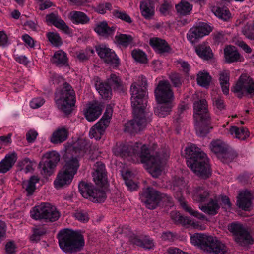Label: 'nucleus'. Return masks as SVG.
Instances as JSON below:
<instances>
[{
  "mask_svg": "<svg viewBox=\"0 0 254 254\" xmlns=\"http://www.w3.org/2000/svg\"><path fill=\"white\" fill-rule=\"evenodd\" d=\"M199 208L205 213L214 215L218 213L220 206L217 200L215 199H211L206 205H199Z\"/></svg>",
  "mask_w": 254,
  "mask_h": 254,
  "instance_id": "35",
  "label": "nucleus"
},
{
  "mask_svg": "<svg viewBox=\"0 0 254 254\" xmlns=\"http://www.w3.org/2000/svg\"><path fill=\"white\" fill-rule=\"evenodd\" d=\"M170 79L175 87H178L181 84L180 75L176 73L170 75Z\"/></svg>",
  "mask_w": 254,
  "mask_h": 254,
  "instance_id": "61",
  "label": "nucleus"
},
{
  "mask_svg": "<svg viewBox=\"0 0 254 254\" xmlns=\"http://www.w3.org/2000/svg\"><path fill=\"white\" fill-rule=\"evenodd\" d=\"M229 229L233 233L236 242L240 245L245 246L253 244V240L251 236L241 224L232 223Z\"/></svg>",
  "mask_w": 254,
  "mask_h": 254,
  "instance_id": "16",
  "label": "nucleus"
},
{
  "mask_svg": "<svg viewBox=\"0 0 254 254\" xmlns=\"http://www.w3.org/2000/svg\"><path fill=\"white\" fill-rule=\"evenodd\" d=\"M57 66L62 67L68 65V58L65 52L62 50L55 52L51 59Z\"/></svg>",
  "mask_w": 254,
  "mask_h": 254,
  "instance_id": "32",
  "label": "nucleus"
},
{
  "mask_svg": "<svg viewBox=\"0 0 254 254\" xmlns=\"http://www.w3.org/2000/svg\"><path fill=\"white\" fill-rule=\"evenodd\" d=\"M190 242L208 253L216 254H225L227 247L216 237L203 233H195L190 237Z\"/></svg>",
  "mask_w": 254,
  "mask_h": 254,
  "instance_id": "7",
  "label": "nucleus"
},
{
  "mask_svg": "<svg viewBox=\"0 0 254 254\" xmlns=\"http://www.w3.org/2000/svg\"><path fill=\"white\" fill-rule=\"evenodd\" d=\"M219 75V80L222 90L224 94L227 95L229 92V71L228 70H224L220 72Z\"/></svg>",
  "mask_w": 254,
  "mask_h": 254,
  "instance_id": "40",
  "label": "nucleus"
},
{
  "mask_svg": "<svg viewBox=\"0 0 254 254\" xmlns=\"http://www.w3.org/2000/svg\"><path fill=\"white\" fill-rule=\"evenodd\" d=\"M171 219L176 223L181 224L187 227H191L200 230L203 229V227L200 225L198 221H194L187 217H183L177 211H172L170 213Z\"/></svg>",
  "mask_w": 254,
  "mask_h": 254,
  "instance_id": "20",
  "label": "nucleus"
},
{
  "mask_svg": "<svg viewBox=\"0 0 254 254\" xmlns=\"http://www.w3.org/2000/svg\"><path fill=\"white\" fill-rule=\"evenodd\" d=\"M55 100L59 109L66 114H70L76 102L72 87L67 83H64L61 89L56 91Z\"/></svg>",
  "mask_w": 254,
  "mask_h": 254,
  "instance_id": "8",
  "label": "nucleus"
},
{
  "mask_svg": "<svg viewBox=\"0 0 254 254\" xmlns=\"http://www.w3.org/2000/svg\"><path fill=\"white\" fill-rule=\"evenodd\" d=\"M111 8L112 5L110 3H101L96 7V11L103 14L105 13L107 10H110Z\"/></svg>",
  "mask_w": 254,
  "mask_h": 254,
  "instance_id": "56",
  "label": "nucleus"
},
{
  "mask_svg": "<svg viewBox=\"0 0 254 254\" xmlns=\"http://www.w3.org/2000/svg\"><path fill=\"white\" fill-rule=\"evenodd\" d=\"M38 133L34 130H30L28 131L26 134V140L29 143H33L35 140Z\"/></svg>",
  "mask_w": 254,
  "mask_h": 254,
  "instance_id": "62",
  "label": "nucleus"
},
{
  "mask_svg": "<svg viewBox=\"0 0 254 254\" xmlns=\"http://www.w3.org/2000/svg\"><path fill=\"white\" fill-rule=\"evenodd\" d=\"M17 159V155L13 151L7 154L4 158L0 162V173H5L8 171L14 165Z\"/></svg>",
  "mask_w": 254,
  "mask_h": 254,
  "instance_id": "27",
  "label": "nucleus"
},
{
  "mask_svg": "<svg viewBox=\"0 0 254 254\" xmlns=\"http://www.w3.org/2000/svg\"><path fill=\"white\" fill-rule=\"evenodd\" d=\"M7 35L3 31H0V46H5L8 44Z\"/></svg>",
  "mask_w": 254,
  "mask_h": 254,
  "instance_id": "64",
  "label": "nucleus"
},
{
  "mask_svg": "<svg viewBox=\"0 0 254 254\" xmlns=\"http://www.w3.org/2000/svg\"><path fill=\"white\" fill-rule=\"evenodd\" d=\"M212 152L215 154H224V157H230L232 153L228 151L229 146L220 139L213 140L210 146Z\"/></svg>",
  "mask_w": 254,
  "mask_h": 254,
  "instance_id": "25",
  "label": "nucleus"
},
{
  "mask_svg": "<svg viewBox=\"0 0 254 254\" xmlns=\"http://www.w3.org/2000/svg\"><path fill=\"white\" fill-rule=\"evenodd\" d=\"M30 213L31 217L35 220L45 219L50 222L57 220L60 216L57 208L49 203H41L35 206Z\"/></svg>",
  "mask_w": 254,
  "mask_h": 254,
  "instance_id": "9",
  "label": "nucleus"
},
{
  "mask_svg": "<svg viewBox=\"0 0 254 254\" xmlns=\"http://www.w3.org/2000/svg\"><path fill=\"white\" fill-rule=\"evenodd\" d=\"M146 88L147 80L142 75L137 77L132 83L130 92L133 119L125 124V132L131 134L137 133L145 127L147 122L150 121L149 117L151 114L146 108Z\"/></svg>",
  "mask_w": 254,
  "mask_h": 254,
  "instance_id": "2",
  "label": "nucleus"
},
{
  "mask_svg": "<svg viewBox=\"0 0 254 254\" xmlns=\"http://www.w3.org/2000/svg\"><path fill=\"white\" fill-rule=\"evenodd\" d=\"M115 30V27H109L105 21L97 23L94 28V31L98 35L106 38L113 36Z\"/></svg>",
  "mask_w": 254,
  "mask_h": 254,
  "instance_id": "28",
  "label": "nucleus"
},
{
  "mask_svg": "<svg viewBox=\"0 0 254 254\" xmlns=\"http://www.w3.org/2000/svg\"><path fill=\"white\" fill-rule=\"evenodd\" d=\"M149 44L155 52L159 54L169 53L171 51V48L167 43L164 40L159 38H150Z\"/></svg>",
  "mask_w": 254,
  "mask_h": 254,
  "instance_id": "26",
  "label": "nucleus"
},
{
  "mask_svg": "<svg viewBox=\"0 0 254 254\" xmlns=\"http://www.w3.org/2000/svg\"><path fill=\"white\" fill-rule=\"evenodd\" d=\"M58 238L60 248L66 253L79 251L85 244L83 235L79 231L69 229L61 230Z\"/></svg>",
  "mask_w": 254,
  "mask_h": 254,
  "instance_id": "6",
  "label": "nucleus"
},
{
  "mask_svg": "<svg viewBox=\"0 0 254 254\" xmlns=\"http://www.w3.org/2000/svg\"><path fill=\"white\" fill-rule=\"evenodd\" d=\"M74 176V175L62 169L58 173L54 181V185L55 187L58 189L66 185H69L72 182Z\"/></svg>",
  "mask_w": 254,
  "mask_h": 254,
  "instance_id": "24",
  "label": "nucleus"
},
{
  "mask_svg": "<svg viewBox=\"0 0 254 254\" xmlns=\"http://www.w3.org/2000/svg\"><path fill=\"white\" fill-rule=\"evenodd\" d=\"M123 177L128 190L130 191H133L137 189L138 186L137 184L132 180V179L134 178V174L131 171H126L125 173L123 174Z\"/></svg>",
  "mask_w": 254,
  "mask_h": 254,
  "instance_id": "42",
  "label": "nucleus"
},
{
  "mask_svg": "<svg viewBox=\"0 0 254 254\" xmlns=\"http://www.w3.org/2000/svg\"><path fill=\"white\" fill-rule=\"evenodd\" d=\"M113 152L115 155L127 158L133 163L144 164L148 173L153 177L161 175L165 162L169 156L166 152L163 158L157 155L154 156L151 154L145 144L138 142L131 144L117 143L113 148Z\"/></svg>",
  "mask_w": 254,
  "mask_h": 254,
  "instance_id": "1",
  "label": "nucleus"
},
{
  "mask_svg": "<svg viewBox=\"0 0 254 254\" xmlns=\"http://www.w3.org/2000/svg\"><path fill=\"white\" fill-rule=\"evenodd\" d=\"M242 33L248 39L254 40V26L253 23L245 25L243 28Z\"/></svg>",
  "mask_w": 254,
  "mask_h": 254,
  "instance_id": "53",
  "label": "nucleus"
},
{
  "mask_svg": "<svg viewBox=\"0 0 254 254\" xmlns=\"http://www.w3.org/2000/svg\"><path fill=\"white\" fill-rule=\"evenodd\" d=\"M102 111V105L101 103L94 101L88 104L85 111V117L88 121L93 122L99 117Z\"/></svg>",
  "mask_w": 254,
  "mask_h": 254,
  "instance_id": "22",
  "label": "nucleus"
},
{
  "mask_svg": "<svg viewBox=\"0 0 254 254\" xmlns=\"http://www.w3.org/2000/svg\"><path fill=\"white\" fill-rule=\"evenodd\" d=\"M154 94L157 102H173L174 100V93L169 82L167 80L159 82L154 90Z\"/></svg>",
  "mask_w": 254,
  "mask_h": 254,
  "instance_id": "15",
  "label": "nucleus"
},
{
  "mask_svg": "<svg viewBox=\"0 0 254 254\" xmlns=\"http://www.w3.org/2000/svg\"><path fill=\"white\" fill-rule=\"evenodd\" d=\"M45 20L48 25H52L66 34H69L71 32L69 27L57 12H52L46 15Z\"/></svg>",
  "mask_w": 254,
  "mask_h": 254,
  "instance_id": "19",
  "label": "nucleus"
},
{
  "mask_svg": "<svg viewBox=\"0 0 254 254\" xmlns=\"http://www.w3.org/2000/svg\"><path fill=\"white\" fill-rule=\"evenodd\" d=\"M187 165L197 176L207 178L210 173L209 161L206 154L194 144H190L185 150Z\"/></svg>",
  "mask_w": 254,
  "mask_h": 254,
  "instance_id": "4",
  "label": "nucleus"
},
{
  "mask_svg": "<svg viewBox=\"0 0 254 254\" xmlns=\"http://www.w3.org/2000/svg\"><path fill=\"white\" fill-rule=\"evenodd\" d=\"M113 109L111 105L107 106L106 111L102 118L90 129L89 136L96 140L101 139L106 129L109 126L112 117Z\"/></svg>",
  "mask_w": 254,
  "mask_h": 254,
  "instance_id": "13",
  "label": "nucleus"
},
{
  "mask_svg": "<svg viewBox=\"0 0 254 254\" xmlns=\"http://www.w3.org/2000/svg\"><path fill=\"white\" fill-rule=\"evenodd\" d=\"M175 8L179 15L186 16L190 13L192 8V5L188 2L182 0L176 5Z\"/></svg>",
  "mask_w": 254,
  "mask_h": 254,
  "instance_id": "41",
  "label": "nucleus"
},
{
  "mask_svg": "<svg viewBox=\"0 0 254 254\" xmlns=\"http://www.w3.org/2000/svg\"><path fill=\"white\" fill-rule=\"evenodd\" d=\"M20 166L23 167L21 170L25 173H27L33 170V163L28 158H25L21 161Z\"/></svg>",
  "mask_w": 254,
  "mask_h": 254,
  "instance_id": "54",
  "label": "nucleus"
},
{
  "mask_svg": "<svg viewBox=\"0 0 254 254\" xmlns=\"http://www.w3.org/2000/svg\"><path fill=\"white\" fill-rule=\"evenodd\" d=\"M197 54L204 60H209L213 57L212 51L209 46L205 44H200L195 48Z\"/></svg>",
  "mask_w": 254,
  "mask_h": 254,
  "instance_id": "38",
  "label": "nucleus"
},
{
  "mask_svg": "<svg viewBox=\"0 0 254 254\" xmlns=\"http://www.w3.org/2000/svg\"><path fill=\"white\" fill-rule=\"evenodd\" d=\"M134 243L137 246L141 247L145 250L152 249L154 246L153 240L147 237H145L143 239H136Z\"/></svg>",
  "mask_w": 254,
  "mask_h": 254,
  "instance_id": "47",
  "label": "nucleus"
},
{
  "mask_svg": "<svg viewBox=\"0 0 254 254\" xmlns=\"http://www.w3.org/2000/svg\"><path fill=\"white\" fill-rule=\"evenodd\" d=\"M140 9L142 16L146 19H150L154 14V8L151 2L148 0L141 1Z\"/></svg>",
  "mask_w": 254,
  "mask_h": 254,
  "instance_id": "34",
  "label": "nucleus"
},
{
  "mask_svg": "<svg viewBox=\"0 0 254 254\" xmlns=\"http://www.w3.org/2000/svg\"><path fill=\"white\" fill-rule=\"evenodd\" d=\"M115 40L118 44L127 47L132 42L133 38L130 35L119 34L116 35Z\"/></svg>",
  "mask_w": 254,
  "mask_h": 254,
  "instance_id": "46",
  "label": "nucleus"
},
{
  "mask_svg": "<svg viewBox=\"0 0 254 254\" xmlns=\"http://www.w3.org/2000/svg\"><path fill=\"white\" fill-rule=\"evenodd\" d=\"M158 105L155 109V113L158 116L164 117L170 113L173 107V102H157Z\"/></svg>",
  "mask_w": 254,
  "mask_h": 254,
  "instance_id": "36",
  "label": "nucleus"
},
{
  "mask_svg": "<svg viewBox=\"0 0 254 254\" xmlns=\"http://www.w3.org/2000/svg\"><path fill=\"white\" fill-rule=\"evenodd\" d=\"M212 31V28L208 24L199 22L188 31L187 38L190 42L194 43L197 39L208 35Z\"/></svg>",
  "mask_w": 254,
  "mask_h": 254,
  "instance_id": "17",
  "label": "nucleus"
},
{
  "mask_svg": "<svg viewBox=\"0 0 254 254\" xmlns=\"http://www.w3.org/2000/svg\"><path fill=\"white\" fill-rule=\"evenodd\" d=\"M74 216L77 220L83 223L87 222L89 219L88 214L83 211L76 212L74 214Z\"/></svg>",
  "mask_w": 254,
  "mask_h": 254,
  "instance_id": "58",
  "label": "nucleus"
},
{
  "mask_svg": "<svg viewBox=\"0 0 254 254\" xmlns=\"http://www.w3.org/2000/svg\"><path fill=\"white\" fill-rule=\"evenodd\" d=\"M113 16L127 23H131L132 21L129 15L125 11L119 9L114 10L113 11Z\"/></svg>",
  "mask_w": 254,
  "mask_h": 254,
  "instance_id": "52",
  "label": "nucleus"
},
{
  "mask_svg": "<svg viewBox=\"0 0 254 254\" xmlns=\"http://www.w3.org/2000/svg\"><path fill=\"white\" fill-rule=\"evenodd\" d=\"M108 83L110 86H112L115 89L123 91L124 89V85L121 78L115 74H112L110 77L107 79Z\"/></svg>",
  "mask_w": 254,
  "mask_h": 254,
  "instance_id": "45",
  "label": "nucleus"
},
{
  "mask_svg": "<svg viewBox=\"0 0 254 254\" xmlns=\"http://www.w3.org/2000/svg\"><path fill=\"white\" fill-rule=\"evenodd\" d=\"M176 65L185 73H188L190 69V65L188 62L179 59L176 62Z\"/></svg>",
  "mask_w": 254,
  "mask_h": 254,
  "instance_id": "57",
  "label": "nucleus"
},
{
  "mask_svg": "<svg viewBox=\"0 0 254 254\" xmlns=\"http://www.w3.org/2000/svg\"><path fill=\"white\" fill-rule=\"evenodd\" d=\"M45 101L41 97L33 98L30 103V107L33 109H36L40 107L43 105Z\"/></svg>",
  "mask_w": 254,
  "mask_h": 254,
  "instance_id": "59",
  "label": "nucleus"
},
{
  "mask_svg": "<svg viewBox=\"0 0 254 254\" xmlns=\"http://www.w3.org/2000/svg\"><path fill=\"white\" fill-rule=\"evenodd\" d=\"M39 165L40 168L41 169L42 174L46 176L51 175L56 167L46 161L40 162Z\"/></svg>",
  "mask_w": 254,
  "mask_h": 254,
  "instance_id": "50",
  "label": "nucleus"
},
{
  "mask_svg": "<svg viewBox=\"0 0 254 254\" xmlns=\"http://www.w3.org/2000/svg\"><path fill=\"white\" fill-rule=\"evenodd\" d=\"M211 10L216 17L224 21H227L231 17V14L226 7L214 6Z\"/></svg>",
  "mask_w": 254,
  "mask_h": 254,
  "instance_id": "39",
  "label": "nucleus"
},
{
  "mask_svg": "<svg viewBox=\"0 0 254 254\" xmlns=\"http://www.w3.org/2000/svg\"><path fill=\"white\" fill-rule=\"evenodd\" d=\"M93 81L95 87L102 98L105 99L111 98L112 90L111 86L108 83L103 82L99 77H95Z\"/></svg>",
  "mask_w": 254,
  "mask_h": 254,
  "instance_id": "23",
  "label": "nucleus"
},
{
  "mask_svg": "<svg viewBox=\"0 0 254 254\" xmlns=\"http://www.w3.org/2000/svg\"><path fill=\"white\" fill-rule=\"evenodd\" d=\"M224 55L226 61L231 63L239 61L240 59V54L233 46L228 45L224 49Z\"/></svg>",
  "mask_w": 254,
  "mask_h": 254,
  "instance_id": "33",
  "label": "nucleus"
},
{
  "mask_svg": "<svg viewBox=\"0 0 254 254\" xmlns=\"http://www.w3.org/2000/svg\"><path fill=\"white\" fill-rule=\"evenodd\" d=\"M79 191L85 198L94 202L101 203L106 199V195L102 190L96 189L94 186L85 182H81L78 185Z\"/></svg>",
  "mask_w": 254,
  "mask_h": 254,
  "instance_id": "14",
  "label": "nucleus"
},
{
  "mask_svg": "<svg viewBox=\"0 0 254 254\" xmlns=\"http://www.w3.org/2000/svg\"><path fill=\"white\" fill-rule=\"evenodd\" d=\"M15 245L13 242H9L5 245L6 254H14L15 252Z\"/></svg>",
  "mask_w": 254,
  "mask_h": 254,
  "instance_id": "63",
  "label": "nucleus"
},
{
  "mask_svg": "<svg viewBox=\"0 0 254 254\" xmlns=\"http://www.w3.org/2000/svg\"><path fill=\"white\" fill-rule=\"evenodd\" d=\"M207 107L205 99L196 101L193 104L194 118L196 120L195 128L196 134L200 137L206 136L212 128Z\"/></svg>",
  "mask_w": 254,
  "mask_h": 254,
  "instance_id": "5",
  "label": "nucleus"
},
{
  "mask_svg": "<svg viewBox=\"0 0 254 254\" xmlns=\"http://www.w3.org/2000/svg\"><path fill=\"white\" fill-rule=\"evenodd\" d=\"M141 201L144 203L147 208L154 209L160 201H170V197L165 194L159 193L152 188H147L144 190L140 195Z\"/></svg>",
  "mask_w": 254,
  "mask_h": 254,
  "instance_id": "12",
  "label": "nucleus"
},
{
  "mask_svg": "<svg viewBox=\"0 0 254 254\" xmlns=\"http://www.w3.org/2000/svg\"><path fill=\"white\" fill-rule=\"evenodd\" d=\"M211 76L206 71H200L197 74V83L202 87H208L211 82Z\"/></svg>",
  "mask_w": 254,
  "mask_h": 254,
  "instance_id": "44",
  "label": "nucleus"
},
{
  "mask_svg": "<svg viewBox=\"0 0 254 254\" xmlns=\"http://www.w3.org/2000/svg\"><path fill=\"white\" fill-rule=\"evenodd\" d=\"M229 132L232 135L236 138L242 140H245L249 136L250 133L248 129L244 127H238L237 126H231Z\"/></svg>",
  "mask_w": 254,
  "mask_h": 254,
  "instance_id": "37",
  "label": "nucleus"
},
{
  "mask_svg": "<svg viewBox=\"0 0 254 254\" xmlns=\"http://www.w3.org/2000/svg\"><path fill=\"white\" fill-rule=\"evenodd\" d=\"M68 136V130L65 127H58L50 137V141L54 144L60 143L65 141Z\"/></svg>",
  "mask_w": 254,
  "mask_h": 254,
  "instance_id": "30",
  "label": "nucleus"
},
{
  "mask_svg": "<svg viewBox=\"0 0 254 254\" xmlns=\"http://www.w3.org/2000/svg\"><path fill=\"white\" fill-rule=\"evenodd\" d=\"M170 188L174 193L175 196L178 199L182 207L190 214L196 217L199 219L204 220L205 216L197 211L194 210L191 207L188 206L184 201L183 196L191 194L194 201L197 202H204L209 196V192L201 187H197L191 191V188L188 185V182L185 181L183 178L175 179Z\"/></svg>",
  "mask_w": 254,
  "mask_h": 254,
  "instance_id": "3",
  "label": "nucleus"
},
{
  "mask_svg": "<svg viewBox=\"0 0 254 254\" xmlns=\"http://www.w3.org/2000/svg\"><path fill=\"white\" fill-rule=\"evenodd\" d=\"M69 18L73 24H86L90 21V18L81 11H71L69 14Z\"/></svg>",
  "mask_w": 254,
  "mask_h": 254,
  "instance_id": "31",
  "label": "nucleus"
},
{
  "mask_svg": "<svg viewBox=\"0 0 254 254\" xmlns=\"http://www.w3.org/2000/svg\"><path fill=\"white\" fill-rule=\"evenodd\" d=\"M46 37L50 43L54 47H59L62 44V40L59 34L56 32H47Z\"/></svg>",
  "mask_w": 254,
  "mask_h": 254,
  "instance_id": "48",
  "label": "nucleus"
},
{
  "mask_svg": "<svg viewBox=\"0 0 254 254\" xmlns=\"http://www.w3.org/2000/svg\"><path fill=\"white\" fill-rule=\"evenodd\" d=\"M43 157L47 160L46 161L53 164V166H56V164L60 160L59 153L55 151L48 152L44 154Z\"/></svg>",
  "mask_w": 254,
  "mask_h": 254,
  "instance_id": "49",
  "label": "nucleus"
},
{
  "mask_svg": "<svg viewBox=\"0 0 254 254\" xmlns=\"http://www.w3.org/2000/svg\"><path fill=\"white\" fill-rule=\"evenodd\" d=\"M81 151L77 148L76 143L66 148L65 153L64 156L65 165L62 168L64 170L75 175L80 166L79 154Z\"/></svg>",
  "mask_w": 254,
  "mask_h": 254,
  "instance_id": "10",
  "label": "nucleus"
},
{
  "mask_svg": "<svg viewBox=\"0 0 254 254\" xmlns=\"http://www.w3.org/2000/svg\"><path fill=\"white\" fill-rule=\"evenodd\" d=\"M96 51L99 56L109 64L117 65L119 63L115 52L106 45H101L96 47Z\"/></svg>",
  "mask_w": 254,
  "mask_h": 254,
  "instance_id": "18",
  "label": "nucleus"
},
{
  "mask_svg": "<svg viewBox=\"0 0 254 254\" xmlns=\"http://www.w3.org/2000/svg\"><path fill=\"white\" fill-rule=\"evenodd\" d=\"M39 181V178L35 176H32L29 180L23 182V187L25 189L29 195L32 194L35 189V185Z\"/></svg>",
  "mask_w": 254,
  "mask_h": 254,
  "instance_id": "43",
  "label": "nucleus"
},
{
  "mask_svg": "<svg viewBox=\"0 0 254 254\" xmlns=\"http://www.w3.org/2000/svg\"><path fill=\"white\" fill-rule=\"evenodd\" d=\"M212 100L214 107L218 110L221 111L225 108V105L221 96L213 97Z\"/></svg>",
  "mask_w": 254,
  "mask_h": 254,
  "instance_id": "55",
  "label": "nucleus"
},
{
  "mask_svg": "<svg viewBox=\"0 0 254 254\" xmlns=\"http://www.w3.org/2000/svg\"><path fill=\"white\" fill-rule=\"evenodd\" d=\"M22 40L25 43L26 46L30 48H34L35 42L33 38L29 35L25 34L22 36Z\"/></svg>",
  "mask_w": 254,
  "mask_h": 254,
  "instance_id": "60",
  "label": "nucleus"
},
{
  "mask_svg": "<svg viewBox=\"0 0 254 254\" xmlns=\"http://www.w3.org/2000/svg\"><path fill=\"white\" fill-rule=\"evenodd\" d=\"M232 91L240 98L245 95L254 96V79L247 74H242L232 88Z\"/></svg>",
  "mask_w": 254,
  "mask_h": 254,
  "instance_id": "11",
  "label": "nucleus"
},
{
  "mask_svg": "<svg viewBox=\"0 0 254 254\" xmlns=\"http://www.w3.org/2000/svg\"><path fill=\"white\" fill-rule=\"evenodd\" d=\"M252 196L248 190H245L240 193L237 198V204L239 208L249 210L252 205Z\"/></svg>",
  "mask_w": 254,
  "mask_h": 254,
  "instance_id": "29",
  "label": "nucleus"
},
{
  "mask_svg": "<svg viewBox=\"0 0 254 254\" xmlns=\"http://www.w3.org/2000/svg\"><path fill=\"white\" fill-rule=\"evenodd\" d=\"M92 173L93 180L98 185L104 184L107 180L105 165L101 162H97L94 165Z\"/></svg>",
  "mask_w": 254,
  "mask_h": 254,
  "instance_id": "21",
  "label": "nucleus"
},
{
  "mask_svg": "<svg viewBox=\"0 0 254 254\" xmlns=\"http://www.w3.org/2000/svg\"><path fill=\"white\" fill-rule=\"evenodd\" d=\"M133 58L137 62L140 63H146L147 58L146 54L139 49L133 50L131 52Z\"/></svg>",
  "mask_w": 254,
  "mask_h": 254,
  "instance_id": "51",
  "label": "nucleus"
}]
</instances>
